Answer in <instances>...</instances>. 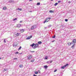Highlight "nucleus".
Returning <instances> with one entry per match:
<instances>
[{
	"mask_svg": "<svg viewBox=\"0 0 76 76\" xmlns=\"http://www.w3.org/2000/svg\"><path fill=\"white\" fill-rule=\"evenodd\" d=\"M37 25H34L32 27H31V30H32V29H35V28H37Z\"/></svg>",
	"mask_w": 76,
	"mask_h": 76,
	"instance_id": "1",
	"label": "nucleus"
},
{
	"mask_svg": "<svg viewBox=\"0 0 76 76\" xmlns=\"http://www.w3.org/2000/svg\"><path fill=\"white\" fill-rule=\"evenodd\" d=\"M32 56L31 55H29L28 56V60H30V59H31L32 58Z\"/></svg>",
	"mask_w": 76,
	"mask_h": 76,
	"instance_id": "2",
	"label": "nucleus"
},
{
	"mask_svg": "<svg viewBox=\"0 0 76 76\" xmlns=\"http://www.w3.org/2000/svg\"><path fill=\"white\" fill-rule=\"evenodd\" d=\"M68 66H69V64H66V65H64V66H62L61 67V69H64L66 67Z\"/></svg>",
	"mask_w": 76,
	"mask_h": 76,
	"instance_id": "3",
	"label": "nucleus"
},
{
	"mask_svg": "<svg viewBox=\"0 0 76 76\" xmlns=\"http://www.w3.org/2000/svg\"><path fill=\"white\" fill-rule=\"evenodd\" d=\"M32 37V35H31L30 36V37H27L26 38L27 39H31V38Z\"/></svg>",
	"mask_w": 76,
	"mask_h": 76,
	"instance_id": "4",
	"label": "nucleus"
},
{
	"mask_svg": "<svg viewBox=\"0 0 76 76\" xmlns=\"http://www.w3.org/2000/svg\"><path fill=\"white\" fill-rule=\"evenodd\" d=\"M53 62V61H48L47 62V63H48V64H50V63H51Z\"/></svg>",
	"mask_w": 76,
	"mask_h": 76,
	"instance_id": "5",
	"label": "nucleus"
},
{
	"mask_svg": "<svg viewBox=\"0 0 76 76\" xmlns=\"http://www.w3.org/2000/svg\"><path fill=\"white\" fill-rule=\"evenodd\" d=\"M72 42H73V43H76V39H73L72 41Z\"/></svg>",
	"mask_w": 76,
	"mask_h": 76,
	"instance_id": "6",
	"label": "nucleus"
},
{
	"mask_svg": "<svg viewBox=\"0 0 76 76\" xmlns=\"http://www.w3.org/2000/svg\"><path fill=\"white\" fill-rule=\"evenodd\" d=\"M34 45L37 47H38L39 46V45L38 44H36Z\"/></svg>",
	"mask_w": 76,
	"mask_h": 76,
	"instance_id": "7",
	"label": "nucleus"
},
{
	"mask_svg": "<svg viewBox=\"0 0 76 76\" xmlns=\"http://www.w3.org/2000/svg\"><path fill=\"white\" fill-rule=\"evenodd\" d=\"M12 2H13V0H9V3H12Z\"/></svg>",
	"mask_w": 76,
	"mask_h": 76,
	"instance_id": "8",
	"label": "nucleus"
},
{
	"mask_svg": "<svg viewBox=\"0 0 76 76\" xmlns=\"http://www.w3.org/2000/svg\"><path fill=\"white\" fill-rule=\"evenodd\" d=\"M73 44V43H70V42H69L68 43V45H71V44Z\"/></svg>",
	"mask_w": 76,
	"mask_h": 76,
	"instance_id": "9",
	"label": "nucleus"
},
{
	"mask_svg": "<svg viewBox=\"0 0 76 76\" xmlns=\"http://www.w3.org/2000/svg\"><path fill=\"white\" fill-rule=\"evenodd\" d=\"M38 44H42V42L41 41H39L38 42Z\"/></svg>",
	"mask_w": 76,
	"mask_h": 76,
	"instance_id": "10",
	"label": "nucleus"
},
{
	"mask_svg": "<svg viewBox=\"0 0 76 76\" xmlns=\"http://www.w3.org/2000/svg\"><path fill=\"white\" fill-rule=\"evenodd\" d=\"M23 32H24V30L23 29L20 30V32L21 33H23Z\"/></svg>",
	"mask_w": 76,
	"mask_h": 76,
	"instance_id": "11",
	"label": "nucleus"
},
{
	"mask_svg": "<svg viewBox=\"0 0 76 76\" xmlns=\"http://www.w3.org/2000/svg\"><path fill=\"white\" fill-rule=\"evenodd\" d=\"M35 45V44L33 43L32 44L30 45V46H31L32 47H34V46Z\"/></svg>",
	"mask_w": 76,
	"mask_h": 76,
	"instance_id": "12",
	"label": "nucleus"
},
{
	"mask_svg": "<svg viewBox=\"0 0 76 76\" xmlns=\"http://www.w3.org/2000/svg\"><path fill=\"white\" fill-rule=\"evenodd\" d=\"M44 68H45V69H47L48 67V66L47 65H45L44 66Z\"/></svg>",
	"mask_w": 76,
	"mask_h": 76,
	"instance_id": "13",
	"label": "nucleus"
},
{
	"mask_svg": "<svg viewBox=\"0 0 76 76\" xmlns=\"http://www.w3.org/2000/svg\"><path fill=\"white\" fill-rule=\"evenodd\" d=\"M35 75H38V72H37V71H36V72H35Z\"/></svg>",
	"mask_w": 76,
	"mask_h": 76,
	"instance_id": "14",
	"label": "nucleus"
},
{
	"mask_svg": "<svg viewBox=\"0 0 76 76\" xmlns=\"http://www.w3.org/2000/svg\"><path fill=\"white\" fill-rule=\"evenodd\" d=\"M49 12H50V13H54V11L52 10H50Z\"/></svg>",
	"mask_w": 76,
	"mask_h": 76,
	"instance_id": "15",
	"label": "nucleus"
},
{
	"mask_svg": "<svg viewBox=\"0 0 76 76\" xmlns=\"http://www.w3.org/2000/svg\"><path fill=\"white\" fill-rule=\"evenodd\" d=\"M51 18H49V17H48L47 18H46V20H48V19H51Z\"/></svg>",
	"mask_w": 76,
	"mask_h": 76,
	"instance_id": "16",
	"label": "nucleus"
},
{
	"mask_svg": "<svg viewBox=\"0 0 76 76\" xmlns=\"http://www.w3.org/2000/svg\"><path fill=\"white\" fill-rule=\"evenodd\" d=\"M20 26H21V25H20V24H18V28H20Z\"/></svg>",
	"mask_w": 76,
	"mask_h": 76,
	"instance_id": "17",
	"label": "nucleus"
},
{
	"mask_svg": "<svg viewBox=\"0 0 76 76\" xmlns=\"http://www.w3.org/2000/svg\"><path fill=\"white\" fill-rule=\"evenodd\" d=\"M48 22V21H47V20H45L44 22V23H46V22Z\"/></svg>",
	"mask_w": 76,
	"mask_h": 76,
	"instance_id": "18",
	"label": "nucleus"
},
{
	"mask_svg": "<svg viewBox=\"0 0 76 76\" xmlns=\"http://www.w3.org/2000/svg\"><path fill=\"white\" fill-rule=\"evenodd\" d=\"M7 8L6 7H4L3 8V10H6Z\"/></svg>",
	"mask_w": 76,
	"mask_h": 76,
	"instance_id": "19",
	"label": "nucleus"
},
{
	"mask_svg": "<svg viewBox=\"0 0 76 76\" xmlns=\"http://www.w3.org/2000/svg\"><path fill=\"white\" fill-rule=\"evenodd\" d=\"M57 4H58V3H55V4H54V6H57Z\"/></svg>",
	"mask_w": 76,
	"mask_h": 76,
	"instance_id": "20",
	"label": "nucleus"
},
{
	"mask_svg": "<svg viewBox=\"0 0 76 76\" xmlns=\"http://www.w3.org/2000/svg\"><path fill=\"white\" fill-rule=\"evenodd\" d=\"M19 67L20 68L23 67V65H20L19 66Z\"/></svg>",
	"mask_w": 76,
	"mask_h": 76,
	"instance_id": "21",
	"label": "nucleus"
},
{
	"mask_svg": "<svg viewBox=\"0 0 76 76\" xmlns=\"http://www.w3.org/2000/svg\"><path fill=\"white\" fill-rule=\"evenodd\" d=\"M37 5H38L39 6V5H40V3L39 2V3H37Z\"/></svg>",
	"mask_w": 76,
	"mask_h": 76,
	"instance_id": "22",
	"label": "nucleus"
},
{
	"mask_svg": "<svg viewBox=\"0 0 76 76\" xmlns=\"http://www.w3.org/2000/svg\"><path fill=\"white\" fill-rule=\"evenodd\" d=\"M22 48V47L20 46L19 48L18 49V50H20V49H21V48Z\"/></svg>",
	"mask_w": 76,
	"mask_h": 76,
	"instance_id": "23",
	"label": "nucleus"
},
{
	"mask_svg": "<svg viewBox=\"0 0 76 76\" xmlns=\"http://www.w3.org/2000/svg\"><path fill=\"white\" fill-rule=\"evenodd\" d=\"M18 10H22V9L21 8L19 9V8H18Z\"/></svg>",
	"mask_w": 76,
	"mask_h": 76,
	"instance_id": "24",
	"label": "nucleus"
},
{
	"mask_svg": "<svg viewBox=\"0 0 76 76\" xmlns=\"http://www.w3.org/2000/svg\"><path fill=\"white\" fill-rule=\"evenodd\" d=\"M19 34H20V33H17V36H18V35H19Z\"/></svg>",
	"mask_w": 76,
	"mask_h": 76,
	"instance_id": "25",
	"label": "nucleus"
},
{
	"mask_svg": "<svg viewBox=\"0 0 76 76\" xmlns=\"http://www.w3.org/2000/svg\"><path fill=\"white\" fill-rule=\"evenodd\" d=\"M17 45L16 44H15V43H14V47H16Z\"/></svg>",
	"mask_w": 76,
	"mask_h": 76,
	"instance_id": "26",
	"label": "nucleus"
},
{
	"mask_svg": "<svg viewBox=\"0 0 76 76\" xmlns=\"http://www.w3.org/2000/svg\"><path fill=\"white\" fill-rule=\"evenodd\" d=\"M75 47V44H74L72 47V48H73V47Z\"/></svg>",
	"mask_w": 76,
	"mask_h": 76,
	"instance_id": "27",
	"label": "nucleus"
},
{
	"mask_svg": "<svg viewBox=\"0 0 76 76\" xmlns=\"http://www.w3.org/2000/svg\"><path fill=\"white\" fill-rule=\"evenodd\" d=\"M15 20H17V18H15V19H13V21H15Z\"/></svg>",
	"mask_w": 76,
	"mask_h": 76,
	"instance_id": "28",
	"label": "nucleus"
},
{
	"mask_svg": "<svg viewBox=\"0 0 76 76\" xmlns=\"http://www.w3.org/2000/svg\"><path fill=\"white\" fill-rule=\"evenodd\" d=\"M65 22H67V21H68V20L67 19H65Z\"/></svg>",
	"mask_w": 76,
	"mask_h": 76,
	"instance_id": "29",
	"label": "nucleus"
},
{
	"mask_svg": "<svg viewBox=\"0 0 76 76\" xmlns=\"http://www.w3.org/2000/svg\"><path fill=\"white\" fill-rule=\"evenodd\" d=\"M52 38H56V36L54 35V36L52 37Z\"/></svg>",
	"mask_w": 76,
	"mask_h": 76,
	"instance_id": "30",
	"label": "nucleus"
},
{
	"mask_svg": "<svg viewBox=\"0 0 76 76\" xmlns=\"http://www.w3.org/2000/svg\"><path fill=\"white\" fill-rule=\"evenodd\" d=\"M31 62H32L33 63V62H34V60H31Z\"/></svg>",
	"mask_w": 76,
	"mask_h": 76,
	"instance_id": "31",
	"label": "nucleus"
},
{
	"mask_svg": "<svg viewBox=\"0 0 76 76\" xmlns=\"http://www.w3.org/2000/svg\"><path fill=\"white\" fill-rule=\"evenodd\" d=\"M4 42L5 43V42H6V39H4Z\"/></svg>",
	"mask_w": 76,
	"mask_h": 76,
	"instance_id": "32",
	"label": "nucleus"
},
{
	"mask_svg": "<svg viewBox=\"0 0 76 76\" xmlns=\"http://www.w3.org/2000/svg\"><path fill=\"white\" fill-rule=\"evenodd\" d=\"M37 72H38V73H41V72H40V71L39 70Z\"/></svg>",
	"mask_w": 76,
	"mask_h": 76,
	"instance_id": "33",
	"label": "nucleus"
},
{
	"mask_svg": "<svg viewBox=\"0 0 76 76\" xmlns=\"http://www.w3.org/2000/svg\"><path fill=\"white\" fill-rule=\"evenodd\" d=\"M36 47L35 46H34V47L33 48L34 49H35L36 48Z\"/></svg>",
	"mask_w": 76,
	"mask_h": 76,
	"instance_id": "34",
	"label": "nucleus"
},
{
	"mask_svg": "<svg viewBox=\"0 0 76 76\" xmlns=\"http://www.w3.org/2000/svg\"><path fill=\"white\" fill-rule=\"evenodd\" d=\"M15 54H19V52H17L15 53Z\"/></svg>",
	"mask_w": 76,
	"mask_h": 76,
	"instance_id": "35",
	"label": "nucleus"
},
{
	"mask_svg": "<svg viewBox=\"0 0 76 76\" xmlns=\"http://www.w3.org/2000/svg\"><path fill=\"white\" fill-rule=\"evenodd\" d=\"M57 69H55L54 71V72H56L57 71Z\"/></svg>",
	"mask_w": 76,
	"mask_h": 76,
	"instance_id": "36",
	"label": "nucleus"
},
{
	"mask_svg": "<svg viewBox=\"0 0 76 76\" xmlns=\"http://www.w3.org/2000/svg\"><path fill=\"white\" fill-rule=\"evenodd\" d=\"M61 1H58V3H61Z\"/></svg>",
	"mask_w": 76,
	"mask_h": 76,
	"instance_id": "37",
	"label": "nucleus"
},
{
	"mask_svg": "<svg viewBox=\"0 0 76 76\" xmlns=\"http://www.w3.org/2000/svg\"><path fill=\"white\" fill-rule=\"evenodd\" d=\"M48 59V58L47 57H45V59L47 60Z\"/></svg>",
	"mask_w": 76,
	"mask_h": 76,
	"instance_id": "38",
	"label": "nucleus"
},
{
	"mask_svg": "<svg viewBox=\"0 0 76 76\" xmlns=\"http://www.w3.org/2000/svg\"><path fill=\"white\" fill-rule=\"evenodd\" d=\"M4 70H5V71H7V69H4Z\"/></svg>",
	"mask_w": 76,
	"mask_h": 76,
	"instance_id": "39",
	"label": "nucleus"
},
{
	"mask_svg": "<svg viewBox=\"0 0 76 76\" xmlns=\"http://www.w3.org/2000/svg\"><path fill=\"white\" fill-rule=\"evenodd\" d=\"M35 51H31V53H34Z\"/></svg>",
	"mask_w": 76,
	"mask_h": 76,
	"instance_id": "40",
	"label": "nucleus"
},
{
	"mask_svg": "<svg viewBox=\"0 0 76 76\" xmlns=\"http://www.w3.org/2000/svg\"><path fill=\"white\" fill-rule=\"evenodd\" d=\"M51 25H50L48 26V27L49 28H50V27H51Z\"/></svg>",
	"mask_w": 76,
	"mask_h": 76,
	"instance_id": "41",
	"label": "nucleus"
},
{
	"mask_svg": "<svg viewBox=\"0 0 76 76\" xmlns=\"http://www.w3.org/2000/svg\"><path fill=\"white\" fill-rule=\"evenodd\" d=\"M18 59V58H14V60H17Z\"/></svg>",
	"mask_w": 76,
	"mask_h": 76,
	"instance_id": "42",
	"label": "nucleus"
},
{
	"mask_svg": "<svg viewBox=\"0 0 76 76\" xmlns=\"http://www.w3.org/2000/svg\"><path fill=\"white\" fill-rule=\"evenodd\" d=\"M33 76H37V75H35V74H34L33 75Z\"/></svg>",
	"mask_w": 76,
	"mask_h": 76,
	"instance_id": "43",
	"label": "nucleus"
},
{
	"mask_svg": "<svg viewBox=\"0 0 76 76\" xmlns=\"http://www.w3.org/2000/svg\"><path fill=\"white\" fill-rule=\"evenodd\" d=\"M54 41H55V40L52 41V42H54Z\"/></svg>",
	"mask_w": 76,
	"mask_h": 76,
	"instance_id": "44",
	"label": "nucleus"
},
{
	"mask_svg": "<svg viewBox=\"0 0 76 76\" xmlns=\"http://www.w3.org/2000/svg\"><path fill=\"white\" fill-rule=\"evenodd\" d=\"M22 21H20V23H22Z\"/></svg>",
	"mask_w": 76,
	"mask_h": 76,
	"instance_id": "45",
	"label": "nucleus"
},
{
	"mask_svg": "<svg viewBox=\"0 0 76 76\" xmlns=\"http://www.w3.org/2000/svg\"><path fill=\"white\" fill-rule=\"evenodd\" d=\"M68 3H70L71 2L70 1H69Z\"/></svg>",
	"mask_w": 76,
	"mask_h": 76,
	"instance_id": "46",
	"label": "nucleus"
},
{
	"mask_svg": "<svg viewBox=\"0 0 76 76\" xmlns=\"http://www.w3.org/2000/svg\"><path fill=\"white\" fill-rule=\"evenodd\" d=\"M32 0H29V1H32Z\"/></svg>",
	"mask_w": 76,
	"mask_h": 76,
	"instance_id": "47",
	"label": "nucleus"
},
{
	"mask_svg": "<svg viewBox=\"0 0 76 76\" xmlns=\"http://www.w3.org/2000/svg\"><path fill=\"white\" fill-rule=\"evenodd\" d=\"M32 12L31 11H29V12Z\"/></svg>",
	"mask_w": 76,
	"mask_h": 76,
	"instance_id": "48",
	"label": "nucleus"
},
{
	"mask_svg": "<svg viewBox=\"0 0 76 76\" xmlns=\"http://www.w3.org/2000/svg\"><path fill=\"white\" fill-rule=\"evenodd\" d=\"M1 58H0V60H1Z\"/></svg>",
	"mask_w": 76,
	"mask_h": 76,
	"instance_id": "49",
	"label": "nucleus"
},
{
	"mask_svg": "<svg viewBox=\"0 0 76 76\" xmlns=\"http://www.w3.org/2000/svg\"><path fill=\"white\" fill-rule=\"evenodd\" d=\"M51 1H53V0H51Z\"/></svg>",
	"mask_w": 76,
	"mask_h": 76,
	"instance_id": "50",
	"label": "nucleus"
},
{
	"mask_svg": "<svg viewBox=\"0 0 76 76\" xmlns=\"http://www.w3.org/2000/svg\"><path fill=\"white\" fill-rule=\"evenodd\" d=\"M21 54H22V53H20Z\"/></svg>",
	"mask_w": 76,
	"mask_h": 76,
	"instance_id": "51",
	"label": "nucleus"
}]
</instances>
